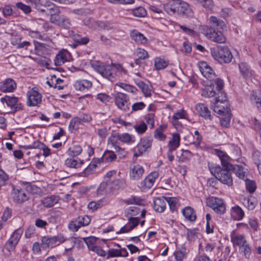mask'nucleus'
<instances>
[{
    "mask_svg": "<svg viewBox=\"0 0 261 261\" xmlns=\"http://www.w3.org/2000/svg\"><path fill=\"white\" fill-rule=\"evenodd\" d=\"M214 152L220 160L222 167L219 165H212L209 167L210 171L222 183L230 186L232 184V165L229 163L230 158L226 152L220 149H216Z\"/></svg>",
    "mask_w": 261,
    "mask_h": 261,
    "instance_id": "f257e3e1",
    "label": "nucleus"
},
{
    "mask_svg": "<svg viewBox=\"0 0 261 261\" xmlns=\"http://www.w3.org/2000/svg\"><path fill=\"white\" fill-rule=\"evenodd\" d=\"M95 70L103 77L112 82L117 81L126 74L125 70L120 64H100L96 65Z\"/></svg>",
    "mask_w": 261,
    "mask_h": 261,
    "instance_id": "f03ea898",
    "label": "nucleus"
},
{
    "mask_svg": "<svg viewBox=\"0 0 261 261\" xmlns=\"http://www.w3.org/2000/svg\"><path fill=\"white\" fill-rule=\"evenodd\" d=\"M211 54L213 58L220 64H228L231 61L233 56L226 46H217L211 48Z\"/></svg>",
    "mask_w": 261,
    "mask_h": 261,
    "instance_id": "7ed1b4c3",
    "label": "nucleus"
},
{
    "mask_svg": "<svg viewBox=\"0 0 261 261\" xmlns=\"http://www.w3.org/2000/svg\"><path fill=\"white\" fill-rule=\"evenodd\" d=\"M224 87V82L220 78H217L210 85H207L204 87L202 91V95L205 97L211 98L216 96H221L222 89Z\"/></svg>",
    "mask_w": 261,
    "mask_h": 261,
    "instance_id": "20e7f679",
    "label": "nucleus"
},
{
    "mask_svg": "<svg viewBox=\"0 0 261 261\" xmlns=\"http://www.w3.org/2000/svg\"><path fill=\"white\" fill-rule=\"evenodd\" d=\"M212 108L215 113L221 116L230 113V109L228 107L227 97L225 93H222L221 96L215 97V103L212 106Z\"/></svg>",
    "mask_w": 261,
    "mask_h": 261,
    "instance_id": "39448f33",
    "label": "nucleus"
},
{
    "mask_svg": "<svg viewBox=\"0 0 261 261\" xmlns=\"http://www.w3.org/2000/svg\"><path fill=\"white\" fill-rule=\"evenodd\" d=\"M203 28V33L208 39L218 43H223L225 42L226 38L221 31L207 26H204Z\"/></svg>",
    "mask_w": 261,
    "mask_h": 261,
    "instance_id": "423d86ee",
    "label": "nucleus"
},
{
    "mask_svg": "<svg viewBox=\"0 0 261 261\" xmlns=\"http://www.w3.org/2000/svg\"><path fill=\"white\" fill-rule=\"evenodd\" d=\"M206 204L218 215H221L225 213V204L221 198L214 196L210 197L206 199Z\"/></svg>",
    "mask_w": 261,
    "mask_h": 261,
    "instance_id": "0eeeda50",
    "label": "nucleus"
},
{
    "mask_svg": "<svg viewBox=\"0 0 261 261\" xmlns=\"http://www.w3.org/2000/svg\"><path fill=\"white\" fill-rule=\"evenodd\" d=\"M115 103L120 110L129 113L130 111L129 98L127 95L118 92L114 96Z\"/></svg>",
    "mask_w": 261,
    "mask_h": 261,
    "instance_id": "6e6552de",
    "label": "nucleus"
},
{
    "mask_svg": "<svg viewBox=\"0 0 261 261\" xmlns=\"http://www.w3.org/2000/svg\"><path fill=\"white\" fill-rule=\"evenodd\" d=\"M1 100L2 102H6L7 106L10 107L12 112L14 113L17 111L23 110V106L19 101V98L14 96H5L1 98Z\"/></svg>",
    "mask_w": 261,
    "mask_h": 261,
    "instance_id": "1a4fd4ad",
    "label": "nucleus"
},
{
    "mask_svg": "<svg viewBox=\"0 0 261 261\" xmlns=\"http://www.w3.org/2000/svg\"><path fill=\"white\" fill-rule=\"evenodd\" d=\"M27 104L29 107L38 106L42 101V95L35 88L29 90L27 94Z\"/></svg>",
    "mask_w": 261,
    "mask_h": 261,
    "instance_id": "9d476101",
    "label": "nucleus"
},
{
    "mask_svg": "<svg viewBox=\"0 0 261 261\" xmlns=\"http://www.w3.org/2000/svg\"><path fill=\"white\" fill-rule=\"evenodd\" d=\"M11 196L14 202L17 203H22L29 198L24 190L14 185H12Z\"/></svg>",
    "mask_w": 261,
    "mask_h": 261,
    "instance_id": "9b49d317",
    "label": "nucleus"
},
{
    "mask_svg": "<svg viewBox=\"0 0 261 261\" xmlns=\"http://www.w3.org/2000/svg\"><path fill=\"white\" fill-rule=\"evenodd\" d=\"M21 233L22 231L19 229L14 231L5 244V247L6 250L10 252L14 249L21 237Z\"/></svg>",
    "mask_w": 261,
    "mask_h": 261,
    "instance_id": "f8f14e48",
    "label": "nucleus"
},
{
    "mask_svg": "<svg viewBox=\"0 0 261 261\" xmlns=\"http://www.w3.org/2000/svg\"><path fill=\"white\" fill-rule=\"evenodd\" d=\"M192 11L187 3L177 0L176 14L189 17L192 16Z\"/></svg>",
    "mask_w": 261,
    "mask_h": 261,
    "instance_id": "ddd939ff",
    "label": "nucleus"
},
{
    "mask_svg": "<svg viewBox=\"0 0 261 261\" xmlns=\"http://www.w3.org/2000/svg\"><path fill=\"white\" fill-rule=\"evenodd\" d=\"M199 69L202 74L210 81H214L217 78L213 69L206 62H201Z\"/></svg>",
    "mask_w": 261,
    "mask_h": 261,
    "instance_id": "4468645a",
    "label": "nucleus"
},
{
    "mask_svg": "<svg viewBox=\"0 0 261 261\" xmlns=\"http://www.w3.org/2000/svg\"><path fill=\"white\" fill-rule=\"evenodd\" d=\"M144 173V168L139 165H132L129 167V175L132 180H138Z\"/></svg>",
    "mask_w": 261,
    "mask_h": 261,
    "instance_id": "2eb2a0df",
    "label": "nucleus"
},
{
    "mask_svg": "<svg viewBox=\"0 0 261 261\" xmlns=\"http://www.w3.org/2000/svg\"><path fill=\"white\" fill-rule=\"evenodd\" d=\"M159 173L157 172L150 173L140 183V188L143 190H146L151 188L154 184L155 180L158 177Z\"/></svg>",
    "mask_w": 261,
    "mask_h": 261,
    "instance_id": "dca6fc26",
    "label": "nucleus"
},
{
    "mask_svg": "<svg viewBox=\"0 0 261 261\" xmlns=\"http://www.w3.org/2000/svg\"><path fill=\"white\" fill-rule=\"evenodd\" d=\"M167 201L166 197L164 196L155 198L153 200L154 211L159 213L164 212L166 207Z\"/></svg>",
    "mask_w": 261,
    "mask_h": 261,
    "instance_id": "f3484780",
    "label": "nucleus"
},
{
    "mask_svg": "<svg viewBox=\"0 0 261 261\" xmlns=\"http://www.w3.org/2000/svg\"><path fill=\"white\" fill-rule=\"evenodd\" d=\"M16 88V84L12 79H6L1 86L0 90L3 92H12Z\"/></svg>",
    "mask_w": 261,
    "mask_h": 261,
    "instance_id": "a211bd4d",
    "label": "nucleus"
},
{
    "mask_svg": "<svg viewBox=\"0 0 261 261\" xmlns=\"http://www.w3.org/2000/svg\"><path fill=\"white\" fill-rule=\"evenodd\" d=\"M60 199L59 196L53 195L45 197L41 201V204L45 207L49 208L57 203Z\"/></svg>",
    "mask_w": 261,
    "mask_h": 261,
    "instance_id": "6ab92c4d",
    "label": "nucleus"
},
{
    "mask_svg": "<svg viewBox=\"0 0 261 261\" xmlns=\"http://www.w3.org/2000/svg\"><path fill=\"white\" fill-rule=\"evenodd\" d=\"M230 215L234 220L240 221L244 217V212L239 205L232 206L230 210Z\"/></svg>",
    "mask_w": 261,
    "mask_h": 261,
    "instance_id": "aec40b11",
    "label": "nucleus"
},
{
    "mask_svg": "<svg viewBox=\"0 0 261 261\" xmlns=\"http://www.w3.org/2000/svg\"><path fill=\"white\" fill-rule=\"evenodd\" d=\"M196 109L199 115L205 119L211 120V112L208 108L203 103H198L196 106Z\"/></svg>",
    "mask_w": 261,
    "mask_h": 261,
    "instance_id": "412c9836",
    "label": "nucleus"
},
{
    "mask_svg": "<svg viewBox=\"0 0 261 261\" xmlns=\"http://www.w3.org/2000/svg\"><path fill=\"white\" fill-rule=\"evenodd\" d=\"M177 0H170L163 5L165 11L170 15L176 14Z\"/></svg>",
    "mask_w": 261,
    "mask_h": 261,
    "instance_id": "4be33fe9",
    "label": "nucleus"
},
{
    "mask_svg": "<svg viewBox=\"0 0 261 261\" xmlns=\"http://www.w3.org/2000/svg\"><path fill=\"white\" fill-rule=\"evenodd\" d=\"M115 137L121 142L129 144L135 142V137L128 133L115 134Z\"/></svg>",
    "mask_w": 261,
    "mask_h": 261,
    "instance_id": "5701e85b",
    "label": "nucleus"
},
{
    "mask_svg": "<svg viewBox=\"0 0 261 261\" xmlns=\"http://www.w3.org/2000/svg\"><path fill=\"white\" fill-rule=\"evenodd\" d=\"M130 37L132 40L139 44H144L147 41V39L142 34L136 30L131 32Z\"/></svg>",
    "mask_w": 261,
    "mask_h": 261,
    "instance_id": "b1692460",
    "label": "nucleus"
},
{
    "mask_svg": "<svg viewBox=\"0 0 261 261\" xmlns=\"http://www.w3.org/2000/svg\"><path fill=\"white\" fill-rule=\"evenodd\" d=\"M135 83L142 90L145 96L148 97L151 96L152 91L151 88L147 84L138 79L136 80Z\"/></svg>",
    "mask_w": 261,
    "mask_h": 261,
    "instance_id": "393cba45",
    "label": "nucleus"
},
{
    "mask_svg": "<svg viewBox=\"0 0 261 261\" xmlns=\"http://www.w3.org/2000/svg\"><path fill=\"white\" fill-rule=\"evenodd\" d=\"M83 161L74 159L73 157L67 158L65 161V164L69 168L77 169L83 164Z\"/></svg>",
    "mask_w": 261,
    "mask_h": 261,
    "instance_id": "a878e982",
    "label": "nucleus"
},
{
    "mask_svg": "<svg viewBox=\"0 0 261 261\" xmlns=\"http://www.w3.org/2000/svg\"><path fill=\"white\" fill-rule=\"evenodd\" d=\"M92 83L88 80L76 81L74 86L76 90L83 91L92 87Z\"/></svg>",
    "mask_w": 261,
    "mask_h": 261,
    "instance_id": "bb28decb",
    "label": "nucleus"
},
{
    "mask_svg": "<svg viewBox=\"0 0 261 261\" xmlns=\"http://www.w3.org/2000/svg\"><path fill=\"white\" fill-rule=\"evenodd\" d=\"M182 213L185 218L190 221H195L196 219V215L195 214L194 211L190 206H187L183 209Z\"/></svg>",
    "mask_w": 261,
    "mask_h": 261,
    "instance_id": "cd10ccee",
    "label": "nucleus"
},
{
    "mask_svg": "<svg viewBox=\"0 0 261 261\" xmlns=\"http://www.w3.org/2000/svg\"><path fill=\"white\" fill-rule=\"evenodd\" d=\"M152 139L150 138H144L141 140L140 143L138 145L139 150L142 153L143 151H145L147 149L149 148L151 145Z\"/></svg>",
    "mask_w": 261,
    "mask_h": 261,
    "instance_id": "c85d7f7f",
    "label": "nucleus"
},
{
    "mask_svg": "<svg viewBox=\"0 0 261 261\" xmlns=\"http://www.w3.org/2000/svg\"><path fill=\"white\" fill-rule=\"evenodd\" d=\"M232 172L240 179H244L246 176V170L241 165H232Z\"/></svg>",
    "mask_w": 261,
    "mask_h": 261,
    "instance_id": "c756f323",
    "label": "nucleus"
},
{
    "mask_svg": "<svg viewBox=\"0 0 261 261\" xmlns=\"http://www.w3.org/2000/svg\"><path fill=\"white\" fill-rule=\"evenodd\" d=\"M257 203V201L256 199L252 196L245 198L243 201V204L245 206L247 207L249 210H253L255 207Z\"/></svg>",
    "mask_w": 261,
    "mask_h": 261,
    "instance_id": "7c9ffc66",
    "label": "nucleus"
},
{
    "mask_svg": "<svg viewBox=\"0 0 261 261\" xmlns=\"http://www.w3.org/2000/svg\"><path fill=\"white\" fill-rule=\"evenodd\" d=\"M180 143L179 135L175 133L173 134L171 139L168 143V147L171 150H175L179 146Z\"/></svg>",
    "mask_w": 261,
    "mask_h": 261,
    "instance_id": "2f4dec72",
    "label": "nucleus"
},
{
    "mask_svg": "<svg viewBox=\"0 0 261 261\" xmlns=\"http://www.w3.org/2000/svg\"><path fill=\"white\" fill-rule=\"evenodd\" d=\"M239 67L240 71L244 77H249L252 75V71L246 63L241 62Z\"/></svg>",
    "mask_w": 261,
    "mask_h": 261,
    "instance_id": "473e14b6",
    "label": "nucleus"
},
{
    "mask_svg": "<svg viewBox=\"0 0 261 261\" xmlns=\"http://www.w3.org/2000/svg\"><path fill=\"white\" fill-rule=\"evenodd\" d=\"M194 3L200 4L207 12H211L214 7L213 0H191Z\"/></svg>",
    "mask_w": 261,
    "mask_h": 261,
    "instance_id": "72a5a7b5",
    "label": "nucleus"
},
{
    "mask_svg": "<svg viewBox=\"0 0 261 261\" xmlns=\"http://www.w3.org/2000/svg\"><path fill=\"white\" fill-rule=\"evenodd\" d=\"M210 21L213 27H217L222 30L225 29L226 27L224 21L220 20L216 16H211L210 18Z\"/></svg>",
    "mask_w": 261,
    "mask_h": 261,
    "instance_id": "f704fd0d",
    "label": "nucleus"
},
{
    "mask_svg": "<svg viewBox=\"0 0 261 261\" xmlns=\"http://www.w3.org/2000/svg\"><path fill=\"white\" fill-rule=\"evenodd\" d=\"M42 242L43 245H46L48 247L51 248L59 245L56 236L52 237H44L42 239Z\"/></svg>",
    "mask_w": 261,
    "mask_h": 261,
    "instance_id": "c9c22d12",
    "label": "nucleus"
},
{
    "mask_svg": "<svg viewBox=\"0 0 261 261\" xmlns=\"http://www.w3.org/2000/svg\"><path fill=\"white\" fill-rule=\"evenodd\" d=\"M231 241L233 245L238 246L239 248L243 244H245L246 242H247L244 237L241 234L237 235L233 237L231 236Z\"/></svg>",
    "mask_w": 261,
    "mask_h": 261,
    "instance_id": "e433bc0d",
    "label": "nucleus"
},
{
    "mask_svg": "<svg viewBox=\"0 0 261 261\" xmlns=\"http://www.w3.org/2000/svg\"><path fill=\"white\" fill-rule=\"evenodd\" d=\"M1 10L3 17L5 18H10L11 16H14L15 13L10 5H5L4 7H2Z\"/></svg>",
    "mask_w": 261,
    "mask_h": 261,
    "instance_id": "4c0bfd02",
    "label": "nucleus"
},
{
    "mask_svg": "<svg viewBox=\"0 0 261 261\" xmlns=\"http://www.w3.org/2000/svg\"><path fill=\"white\" fill-rule=\"evenodd\" d=\"M254 163L257 166L259 173L261 175V152L255 151L252 154Z\"/></svg>",
    "mask_w": 261,
    "mask_h": 261,
    "instance_id": "58836bf2",
    "label": "nucleus"
},
{
    "mask_svg": "<svg viewBox=\"0 0 261 261\" xmlns=\"http://www.w3.org/2000/svg\"><path fill=\"white\" fill-rule=\"evenodd\" d=\"M82 151V148L80 145H74L68 149L67 153L69 156L74 157L81 154Z\"/></svg>",
    "mask_w": 261,
    "mask_h": 261,
    "instance_id": "ea45409f",
    "label": "nucleus"
},
{
    "mask_svg": "<svg viewBox=\"0 0 261 261\" xmlns=\"http://www.w3.org/2000/svg\"><path fill=\"white\" fill-rule=\"evenodd\" d=\"M118 140H119L117 139L116 137H115V134L112 135L108 139V144L110 145L111 147L116 152L119 151L121 150L120 147L117 145Z\"/></svg>",
    "mask_w": 261,
    "mask_h": 261,
    "instance_id": "a19ab883",
    "label": "nucleus"
},
{
    "mask_svg": "<svg viewBox=\"0 0 261 261\" xmlns=\"http://www.w3.org/2000/svg\"><path fill=\"white\" fill-rule=\"evenodd\" d=\"M67 61L66 55L64 52L60 51L54 60L56 66H60L64 64Z\"/></svg>",
    "mask_w": 261,
    "mask_h": 261,
    "instance_id": "79ce46f5",
    "label": "nucleus"
},
{
    "mask_svg": "<svg viewBox=\"0 0 261 261\" xmlns=\"http://www.w3.org/2000/svg\"><path fill=\"white\" fill-rule=\"evenodd\" d=\"M41 11L43 12L47 11V14L50 15L49 18L53 17V16H56L61 13L59 8L55 5L50 6L49 8H47L46 10L42 9Z\"/></svg>",
    "mask_w": 261,
    "mask_h": 261,
    "instance_id": "37998d69",
    "label": "nucleus"
},
{
    "mask_svg": "<svg viewBox=\"0 0 261 261\" xmlns=\"http://www.w3.org/2000/svg\"><path fill=\"white\" fill-rule=\"evenodd\" d=\"M72 26L71 19L64 15L58 27L64 29H70Z\"/></svg>",
    "mask_w": 261,
    "mask_h": 261,
    "instance_id": "c03bdc74",
    "label": "nucleus"
},
{
    "mask_svg": "<svg viewBox=\"0 0 261 261\" xmlns=\"http://www.w3.org/2000/svg\"><path fill=\"white\" fill-rule=\"evenodd\" d=\"M168 63L165 60L157 58L154 60V66L157 70H162L166 68Z\"/></svg>",
    "mask_w": 261,
    "mask_h": 261,
    "instance_id": "a18cd8bd",
    "label": "nucleus"
},
{
    "mask_svg": "<svg viewBox=\"0 0 261 261\" xmlns=\"http://www.w3.org/2000/svg\"><path fill=\"white\" fill-rule=\"evenodd\" d=\"M76 221L81 227L87 226L90 223L91 218L88 215L81 216L77 218Z\"/></svg>",
    "mask_w": 261,
    "mask_h": 261,
    "instance_id": "49530a36",
    "label": "nucleus"
},
{
    "mask_svg": "<svg viewBox=\"0 0 261 261\" xmlns=\"http://www.w3.org/2000/svg\"><path fill=\"white\" fill-rule=\"evenodd\" d=\"M117 86H119L120 87L123 89L124 90L128 92H130L133 94H136L138 90L137 88L133 86L124 84L123 83H119L116 84Z\"/></svg>",
    "mask_w": 261,
    "mask_h": 261,
    "instance_id": "de8ad7c7",
    "label": "nucleus"
},
{
    "mask_svg": "<svg viewBox=\"0 0 261 261\" xmlns=\"http://www.w3.org/2000/svg\"><path fill=\"white\" fill-rule=\"evenodd\" d=\"M188 252L185 247L182 246L181 248L174 252L175 257L176 260L182 261L183 258Z\"/></svg>",
    "mask_w": 261,
    "mask_h": 261,
    "instance_id": "09e8293b",
    "label": "nucleus"
},
{
    "mask_svg": "<svg viewBox=\"0 0 261 261\" xmlns=\"http://www.w3.org/2000/svg\"><path fill=\"white\" fill-rule=\"evenodd\" d=\"M83 240L87 244L88 249L90 250H91V248L95 247L96 246L94 245V243L97 240V238L93 236H91L89 237L84 238H83Z\"/></svg>",
    "mask_w": 261,
    "mask_h": 261,
    "instance_id": "8fccbe9b",
    "label": "nucleus"
},
{
    "mask_svg": "<svg viewBox=\"0 0 261 261\" xmlns=\"http://www.w3.org/2000/svg\"><path fill=\"white\" fill-rule=\"evenodd\" d=\"M116 159V155L114 151H106L103 154V161L106 162H112Z\"/></svg>",
    "mask_w": 261,
    "mask_h": 261,
    "instance_id": "3c124183",
    "label": "nucleus"
},
{
    "mask_svg": "<svg viewBox=\"0 0 261 261\" xmlns=\"http://www.w3.org/2000/svg\"><path fill=\"white\" fill-rule=\"evenodd\" d=\"M97 167L95 161H92L89 166L84 170L83 174L84 176H88V175L93 173L94 170Z\"/></svg>",
    "mask_w": 261,
    "mask_h": 261,
    "instance_id": "603ef678",
    "label": "nucleus"
},
{
    "mask_svg": "<svg viewBox=\"0 0 261 261\" xmlns=\"http://www.w3.org/2000/svg\"><path fill=\"white\" fill-rule=\"evenodd\" d=\"M97 167L95 161H92L89 166L84 170L83 174L84 176H88V175L93 173L94 170Z\"/></svg>",
    "mask_w": 261,
    "mask_h": 261,
    "instance_id": "864d4df0",
    "label": "nucleus"
},
{
    "mask_svg": "<svg viewBox=\"0 0 261 261\" xmlns=\"http://www.w3.org/2000/svg\"><path fill=\"white\" fill-rule=\"evenodd\" d=\"M167 200V203L169 206L170 210L173 212L176 210V204L177 200L174 197H166Z\"/></svg>",
    "mask_w": 261,
    "mask_h": 261,
    "instance_id": "5fc2aeb1",
    "label": "nucleus"
},
{
    "mask_svg": "<svg viewBox=\"0 0 261 261\" xmlns=\"http://www.w3.org/2000/svg\"><path fill=\"white\" fill-rule=\"evenodd\" d=\"M74 40L79 44L86 45L89 42V39L87 37H82L77 34L74 36Z\"/></svg>",
    "mask_w": 261,
    "mask_h": 261,
    "instance_id": "6e6d98bb",
    "label": "nucleus"
},
{
    "mask_svg": "<svg viewBox=\"0 0 261 261\" xmlns=\"http://www.w3.org/2000/svg\"><path fill=\"white\" fill-rule=\"evenodd\" d=\"M222 116L223 117L220 119L221 125L222 126L228 127L230 124V114L229 113L228 114L222 115Z\"/></svg>",
    "mask_w": 261,
    "mask_h": 261,
    "instance_id": "4d7b16f0",
    "label": "nucleus"
},
{
    "mask_svg": "<svg viewBox=\"0 0 261 261\" xmlns=\"http://www.w3.org/2000/svg\"><path fill=\"white\" fill-rule=\"evenodd\" d=\"M133 14L136 17H143L146 15V11L144 8L139 7L133 10Z\"/></svg>",
    "mask_w": 261,
    "mask_h": 261,
    "instance_id": "13d9d810",
    "label": "nucleus"
},
{
    "mask_svg": "<svg viewBox=\"0 0 261 261\" xmlns=\"http://www.w3.org/2000/svg\"><path fill=\"white\" fill-rule=\"evenodd\" d=\"M246 188L247 190L250 193H253L256 190V186L255 181L251 180H246Z\"/></svg>",
    "mask_w": 261,
    "mask_h": 261,
    "instance_id": "bf43d9fd",
    "label": "nucleus"
},
{
    "mask_svg": "<svg viewBox=\"0 0 261 261\" xmlns=\"http://www.w3.org/2000/svg\"><path fill=\"white\" fill-rule=\"evenodd\" d=\"M43 143H41L40 141H36L34 142L31 145L21 146V148L26 149L37 148L40 149L41 146H43Z\"/></svg>",
    "mask_w": 261,
    "mask_h": 261,
    "instance_id": "052dcab7",
    "label": "nucleus"
},
{
    "mask_svg": "<svg viewBox=\"0 0 261 261\" xmlns=\"http://www.w3.org/2000/svg\"><path fill=\"white\" fill-rule=\"evenodd\" d=\"M21 40L22 37L20 34L13 33L11 39V43L13 45L16 47Z\"/></svg>",
    "mask_w": 261,
    "mask_h": 261,
    "instance_id": "680f3d73",
    "label": "nucleus"
},
{
    "mask_svg": "<svg viewBox=\"0 0 261 261\" xmlns=\"http://www.w3.org/2000/svg\"><path fill=\"white\" fill-rule=\"evenodd\" d=\"M97 26L100 29L109 31L113 29V25L108 21H98Z\"/></svg>",
    "mask_w": 261,
    "mask_h": 261,
    "instance_id": "e2e57ef3",
    "label": "nucleus"
},
{
    "mask_svg": "<svg viewBox=\"0 0 261 261\" xmlns=\"http://www.w3.org/2000/svg\"><path fill=\"white\" fill-rule=\"evenodd\" d=\"M136 56L138 58L145 60L149 57L148 53L144 49L138 48L136 51Z\"/></svg>",
    "mask_w": 261,
    "mask_h": 261,
    "instance_id": "0e129e2a",
    "label": "nucleus"
},
{
    "mask_svg": "<svg viewBox=\"0 0 261 261\" xmlns=\"http://www.w3.org/2000/svg\"><path fill=\"white\" fill-rule=\"evenodd\" d=\"M122 255V251L120 250L116 249H111L108 251L107 258L110 257H115L121 256Z\"/></svg>",
    "mask_w": 261,
    "mask_h": 261,
    "instance_id": "69168bd1",
    "label": "nucleus"
},
{
    "mask_svg": "<svg viewBox=\"0 0 261 261\" xmlns=\"http://www.w3.org/2000/svg\"><path fill=\"white\" fill-rule=\"evenodd\" d=\"M145 104L143 102H136L132 106V109L131 110H130L129 112L132 113L133 111L142 110L145 107Z\"/></svg>",
    "mask_w": 261,
    "mask_h": 261,
    "instance_id": "338daca9",
    "label": "nucleus"
},
{
    "mask_svg": "<svg viewBox=\"0 0 261 261\" xmlns=\"http://www.w3.org/2000/svg\"><path fill=\"white\" fill-rule=\"evenodd\" d=\"M240 251L243 252L246 257L250 255L251 249L247 242H246L245 244H243L240 247Z\"/></svg>",
    "mask_w": 261,
    "mask_h": 261,
    "instance_id": "774afa93",
    "label": "nucleus"
}]
</instances>
